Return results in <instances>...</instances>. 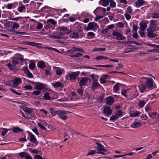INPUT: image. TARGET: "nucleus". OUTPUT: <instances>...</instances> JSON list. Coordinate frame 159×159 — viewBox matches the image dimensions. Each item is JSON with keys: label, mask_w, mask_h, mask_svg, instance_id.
<instances>
[{"label": "nucleus", "mask_w": 159, "mask_h": 159, "mask_svg": "<svg viewBox=\"0 0 159 159\" xmlns=\"http://www.w3.org/2000/svg\"><path fill=\"white\" fill-rule=\"evenodd\" d=\"M96 144L97 145V150L98 151L97 153L100 154L102 155H107L108 153L107 150L104 149V146L100 143L96 142Z\"/></svg>", "instance_id": "nucleus-1"}, {"label": "nucleus", "mask_w": 159, "mask_h": 159, "mask_svg": "<svg viewBox=\"0 0 159 159\" xmlns=\"http://www.w3.org/2000/svg\"><path fill=\"white\" fill-rule=\"evenodd\" d=\"M98 27V26L97 23L94 22H91L88 24V26L86 28V30L87 31L93 30V31H95L97 30V28Z\"/></svg>", "instance_id": "nucleus-2"}, {"label": "nucleus", "mask_w": 159, "mask_h": 159, "mask_svg": "<svg viewBox=\"0 0 159 159\" xmlns=\"http://www.w3.org/2000/svg\"><path fill=\"white\" fill-rule=\"evenodd\" d=\"M18 65L17 62L13 59L11 61V62H9L5 65L10 70L14 71L16 69V65Z\"/></svg>", "instance_id": "nucleus-3"}, {"label": "nucleus", "mask_w": 159, "mask_h": 159, "mask_svg": "<svg viewBox=\"0 0 159 159\" xmlns=\"http://www.w3.org/2000/svg\"><path fill=\"white\" fill-rule=\"evenodd\" d=\"M112 35L114 36L113 38L118 40H124L126 39L125 37L122 34L118 32L114 31L112 33Z\"/></svg>", "instance_id": "nucleus-4"}, {"label": "nucleus", "mask_w": 159, "mask_h": 159, "mask_svg": "<svg viewBox=\"0 0 159 159\" xmlns=\"http://www.w3.org/2000/svg\"><path fill=\"white\" fill-rule=\"evenodd\" d=\"M70 113V112L69 111L59 110L58 111L57 115L60 118L65 120L67 119V116L66 114Z\"/></svg>", "instance_id": "nucleus-5"}, {"label": "nucleus", "mask_w": 159, "mask_h": 159, "mask_svg": "<svg viewBox=\"0 0 159 159\" xmlns=\"http://www.w3.org/2000/svg\"><path fill=\"white\" fill-rule=\"evenodd\" d=\"M156 30H153V28L152 27H149L147 29V36L149 38H152L157 36V35L153 31H155Z\"/></svg>", "instance_id": "nucleus-6"}, {"label": "nucleus", "mask_w": 159, "mask_h": 159, "mask_svg": "<svg viewBox=\"0 0 159 159\" xmlns=\"http://www.w3.org/2000/svg\"><path fill=\"white\" fill-rule=\"evenodd\" d=\"M106 12V9L105 8L100 7H97L93 11L94 14L96 15L98 14L104 15Z\"/></svg>", "instance_id": "nucleus-7"}, {"label": "nucleus", "mask_w": 159, "mask_h": 159, "mask_svg": "<svg viewBox=\"0 0 159 159\" xmlns=\"http://www.w3.org/2000/svg\"><path fill=\"white\" fill-rule=\"evenodd\" d=\"M11 82L13 83V87L14 88H16L21 83L22 79L20 78L16 77L12 80Z\"/></svg>", "instance_id": "nucleus-8"}, {"label": "nucleus", "mask_w": 159, "mask_h": 159, "mask_svg": "<svg viewBox=\"0 0 159 159\" xmlns=\"http://www.w3.org/2000/svg\"><path fill=\"white\" fill-rule=\"evenodd\" d=\"M80 72L76 71L75 72H70L67 75L68 77L70 78L71 80H75L77 77L79 75Z\"/></svg>", "instance_id": "nucleus-9"}, {"label": "nucleus", "mask_w": 159, "mask_h": 159, "mask_svg": "<svg viewBox=\"0 0 159 159\" xmlns=\"http://www.w3.org/2000/svg\"><path fill=\"white\" fill-rule=\"evenodd\" d=\"M37 125L42 129L45 130L47 129L44 126H47L48 123L46 121L43 120H39V122L37 123Z\"/></svg>", "instance_id": "nucleus-10"}, {"label": "nucleus", "mask_w": 159, "mask_h": 159, "mask_svg": "<svg viewBox=\"0 0 159 159\" xmlns=\"http://www.w3.org/2000/svg\"><path fill=\"white\" fill-rule=\"evenodd\" d=\"M143 78L147 80L145 84L148 89H152L153 87V81L152 79H148V78L143 77Z\"/></svg>", "instance_id": "nucleus-11"}, {"label": "nucleus", "mask_w": 159, "mask_h": 159, "mask_svg": "<svg viewBox=\"0 0 159 159\" xmlns=\"http://www.w3.org/2000/svg\"><path fill=\"white\" fill-rule=\"evenodd\" d=\"M16 57H13V59L17 62V64H19L20 62L23 61V56L21 54H18L15 55Z\"/></svg>", "instance_id": "nucleus-12"}, {"label": "nucleus", "mask_w": 159, "mask_h": 159, "mask_svg": "<svg viewBox=\"0 0 159 159\" xmlns=\"http://www.w3.org/2000/svg\"><path fill=\"white\" fill-rule=\"evenodd\" d=\"M19 155L21 158H24L25 159H33L29 153L25 152L20 153Z\"/></svg>", "instance_id": "nucleus-13"}, {"label": "nucleus", "mask_w": 159, "mask_h": 159, "mask_svg": "<svg viewBox=\"0 0 159 159\" xmlns=\"http://www.w3.org/2000/svg\"><path fill=\"white\" fill-rule=\"evenodd\" d=\"M136 7H140L144 5H147L148 3L147 2L143 0H137L135 2Z\"/></svg>", "instance_id": "nucleus-14"}, {"label": "nucleus", "mask_w": 159, "mask_h": 159, "mask_svg": "<svg viewBox=\"0 0 159 159\" xmlns=\"http://www.w3.org/2000/svg\"><path fill=\"white\" fill-rule=\"evenodd\" d=\"M34 89L37 90H41L45 88L44 85L41 83L35 82L34 83Z\"/></svg>", "instance_id": "nucleus-15"}, {"label": "nucleus", "mask_w": 159, "mask_h": 159, "mask_svg": "<svg viewBox=\"0 0 159 159\" xmlns=\"http://www.w3.org/2000/svg\"><path fill=\"white\" fill-rule=\"evenodd\" d=\"M103 112L106 116L111 115L112 111L111 108L108 106L104 107H103Z\"/></svg>", "instance_id": "nucleus-16"}, {"label": "nucleus", "mask_w": 159, "mask_h": 159, "mask_svg": "<svg viewBox=\"0 0 159 159\" xmlns=\"http://www.w3.org/2000/svg\"><path fill=\"white\" fill-rule=\"evenodd\" d=\"M149 21H145L141 22L139 23V25L140 27V30L142 31H144L145 29L147 27V24Z\"/></svg>", "instance_id": "nucleus-17"}, {"label": "nucleus", "mask_w": 159, "mask_h": 159, "mask_svg": "<svg viewBox=\"0 0 159 159\" xmlns=\"http://www.w3.org/2000/svg\"><path fill=\"white\" fill-rule=\"evenodd\" d=\"M133 92H131L130 94V96L131 98V99H133L138 97L139 94V93L136 89H133Z\"/></svg>", "instance_id": "nucleus-18"}, {"label": "nucleus", "mask_w": 159, "mask_h": 159, "mask_svg": "<svg viewBox=\"0 0 159 159\" xmlns=\"http://www.w3.org/2000/svg\"><path fill=\"white\" fill-rule=\"evenodd\" d=\"M42 4V3L39 2H31L30 5L33 6V7L35 9H38L39 7Z\"/></svg>", "instance_id": "nucleus-19"}, {"label": "nucleus", "mask_w": 159, "mask_h": 159, "mask_svg": "<svg viewBox=\"0 0 159 159\" xmlns=\"http://www.w3.org/2000/svg\"><path fill=\"white\" fill-rule=\"evenodd\" d=\"M114 98L111 96L107 97L106 98V102L107 105L111 106L114 102Z\"/></svg>", "instance_id": "nucleus-20"}, {"label": "nucleus", "mask_w": 159, "mask_h": 159, "mask_svg": "<svg viewBox=\"0 0 159 159\" xmlns=\"http://www.w3.org/2000/svg\"><path fill=\"white\" fill-rule=\"evenodd\" d=\"M23 44L34 46H38L39 45L41 44L39 43L26 41H23Z\"/></svg>", "instance_id": "nucleus-21"}, {"label": "nucleus", "mask_w": 159, "mask_h": 159, "mask_svg": "<svg viewBox=\"0 0 159 159\" xmlns=\"http://www.w3.org/2000/svg\"><path fill=\"white\" fill-rule=\"evenodd\" d=\"M71 98H70L71 101H76L79 99V96L75 92L71 93Z\"/></svg>", "instance_id": "nucleus-22"}, {"label": "nucleus", "mask_w": 159, "mask_h": 159, "mask_svg": "<svg viewBox=\"0 0 159 159\" xmlns=\"http://www.w3.org/2000/svg\"><path fill=\"white\" fill-rule=\"evenodd\" d=\"M88 82V79L86 77H83L80 80L79 83V85L80 86H82L85 85Z\"/></svg>", "instance_id": "nucleus-23"}, {"label": "nucleus", "mask_w": 159, "mask_h": 159, "mask_svg": "<svg viewBox=\"0 0 159 159\" xmlns=\"http://www.w3.org/2000/svg\"><path fill=\"white\" fill-rule=\"evenodd\" d=\"M18 6L17 2H16L8 4L7 5V8L9 9L15 8Z\"/></svg>", "instance_id": "nucleus-24"}, {"label": "nucleus", "mask_w": 159, "mask_h": 159, "mask_svg": "<svg viewBox=\"0 0 159 159\" xmlns=\"http://www.w3.org/2000/svg\"><path fill=\"white\" fill-rule=\"evenodd\" d=\"M109 0H100L99 4L103 7H107L109 5Z\"/></svg>", "instance_id": "nucleus-25"}, {"label": "nucleus", "mask_w": 159, "mask_h": 159, "mask_svg": "<svg viewBox=\"0 0 159 159\" xmlns=\"http://www.w3.org/2000/svg\"><path fill=\"white\" fill-rule=\"evenodd\" d=\"M12 130L14 133H22L23 131V129L17 127H12Z\"/></svg>", "instance_id": "nucleus-26"}, {"label": "nucleus", "mask_w": 159, "mask_h": 159, "mask_svg": "<svg viewBox=\"0 0 159 159\" xmlns=\"http://www.w3.org/2000/svg\"><path fill=\"white\" fill-rule=\"evenodd\" d=\"M138 87L140 92L141 93H143L146 90V86L145 84H143L139 85Z\"/></svg>", "instance_id": "nucleus-27"}, {"label": "nucleus", "mask_w": 159, "mask_h": 159, "mask_svg": "<svg viewBox=\"0 0 159 159\" xmlns=\"http://www.w3.org/2000/svg\"><path fill=\"white\" fill-rule=\"evenodd\" d=\"M148 114L149 116L152 118L159 117V114L156 112H149Z\"/></svg>", "instance_id": "nucleus-28"}, {"label": "nucleus", "mask_w": 159, "mask_h": 159, "mask_svg": "<svg viewBox=\"0 0 159 159\" xmlns=\"http://www.w3.org/2000/svg\"><path fill=\"white\" fill-rule=\"evenodd\" d=\"M52 85L55 88H58L59 87H62L63 86L62 84L60 82H57L55 83H52Z\"/></svg>", "instance_id": "nucleus-29"}, {"label": "nucleus", "mask_w": 159, "mask_h": 159, "mask_svg": "<svg viewBox=\"0 0 159 159\" xmlns=\"http://www.w3.org/2000/svg\"><path fill=\"white\" fill-rule=\"evenodd\" d=\"M140 124L138 121H134L131 125V127L135 129L139 127L140 125Z\"/></svg>", "instance_id": "nucleus-30"}, {"label": "nucleus", "mask_w": 159, "mask_h": 159, "mask_svg": "<svg viewBox=\"0 0 159 159\" xmlns=\"http://www.w3.org/2000/svg\"><path fill=\"white\" fill-rule=\"evenodd\" d=\"M38 66L41 69H43L45 68L46 65L44 61H39L37 64Z\"/></svg>", "instance_id": "nucleus-31"}, {"label": "nucleus", "mask_w": 159, "mask_h": 159, "mask_svg": "<svg viewBox=\"0 0 159 159\" xmlns=\"http://www.w3.org/2000/svg\"><path fill=\"white\" fill-rule=\"evenodd\" d=\"M69 36L72 39L78 38L80 37V35L77 33L74 32L71 33Z\"/></svg>", "instance_id": "nucleus-32"}, {"label": "nucleus", "mask_w": 159, "mask_h": 159, "mask_svg": "<svg viewBox=\"0 0 159 159\" xmlns=\"http://www.w3.org/2000/svg\"><path fill=\"white\" fill-rule=\"evenodd\" d=\"M133 11L132 7L130 6H129L126 8L125 13L132 15L133 14Z\"/></svg>", "instance_id": "nucleus-33"}, {"label": "nucleus", "mask_w": 159, "mask_h": 159, "mask_svg": "<svg viewBox=\"0 0 159 159\" xmlns=\"http://www.w3.org/2000/svg\"><path fill=\"white\" fill-rule=\"evenodd\" d=\"M22 109L25 112H27L29 114L33 112V109L31 108L26 107H23Z\"/></svg>", "instance_id": "nucleus-34"}, {"label": "nucleus", "mask_w": 159, "mask_h": 159, "mask_svg": "<svg viewBox=\"0 0 159 159\" xmlns=\"http://www.w3.org/2000/svg\"><path fill=\"white\" fill-rule=\"evenodd\" d=\"M30 141L33 143H34L36 144H37L38 143L36 138L35 137L34 135L32 134L30 135Z\"/></svg>", "instance_id": "nucleus-35"}, {"label": "nucleus", "mask_w": 159, "mask_h": 159, "mask_svg": "<svg viewBox=\"0 0 159 159\" xmlns=\"http://www.w3.org/2000/svg\"><path fill=\"white\" fill-rule=\"evenodd\" d=\"M124 113V112L122 111L121 110H118L116 111L115 115L119 118L123 116Z\"/></svg>", "instance_id": "nucleus-36"}, {"label": "nucleus", "mask_w": 159, "mask_h": 159, "mask_svg": "<svg viewBox=\"0 0 159 159\" xmlns=\"http://www.w3.org/2000/svg\"><path fill=\"white\" fill-rule=\"evenodd\" d=\"M26 7L25 5H22L19 7L17 9L18 11L20 12H25L26 11Z\"/></svg>", "instance_id": "nucleus-37"}, {"label": "nucleus", "mask_w": 159, "mask_h": 159, "mask_svg": "<svg viewBox=\"0 0 159 159\" xmlns=\"http://www.w3.org/2000/svg\"><path fill=\"white\" fill-rule=\"evenodd\" d=\"M49 111H50L51 114L53 116H55L56 114L57 115V113L58 112V111H56L52 107H50L49 108Z\"/></svg>", "instance_id": "nucleus-38"}, {"label": "nucleus", "mask_w": 159, "mask_h": 159, "mask_svg": "<svg viewBox=\"0 0 159 159\" xmlns=\"http://www.w3.org/2000/svg\"><path fill=\"white\" fill-rule=\"evenodd\" d=\"M119 89V84L117 83L113 87V91L115 93H116Z\"/></svg>", "instance_id": "nucleus-39"}, {"label": "nucleus", "mask_w": 159, "mask_h": 159, "mask_svg": "<svg viewBox=\"0 0 159 159\" xmlns=\"http://www.w3.org/2000/svg\"><path fill=\"white\" fill-rule=\"evenodd\" d=\"M108 76L107 75H103L102 77L100 79V81L101 84H104L106 82V79L107 78Z\"/></svg>", "instance_id": "nucleus-40"}, {"label": "nucleus", "mask_w": 159, "mask_h": 159, "mask_svg": "<svg viewBox=\"0 0 159 159\" xmlns=\"http://www.w3.org/2000/svg\"><path fill=\"white\" fill-rule=\"evenodd\" d=\"M149 25L151 26L158 25V24L157 20H150Z\"/></svg>", "instance_id": "nucleus-41"}, {"label": "nucleus", "mask_w": 159, "mask_h": 159, "mask_svg": "<svg viewBox=\"0 0 159 159\" xmlns=\"http://www.w3.org/2000/svg\"><path fill=\"white\" fill-rule=\"evenodd\" d=\"M110 3V6L111 8L116 7V3L114 0H109V3Z\"/></svg>", "instance_id": "nucleus-42"}, {"label": "nucleus", "mask_w": 159, "mask_h": 159, "mask_svg": "<svg viewBox=\"0 0 159 159\" xmlns=\"http://www.w3.org/2000/svg\"><path fill=\"white\" fill-rule=\"evenodd\" d=\"M11 31L12 32L13 34H15L17 35L20 34L22 35H25L27 34L25 32H18L14 30H12Z\"/></svg>", "instance_id": "nucleus-43"}, {"label": "nucleus", "mask_w": 159, "mask_h": 159, "mask_svg": "<svg viewBox=\"0 0 159 159\" xmlns=\"http://www.w3.org/2000/svg\"><path fill=\"white\" fill-rule=\"evenodd\" d=\"M106 50L105 48H94L93 51L94 52H103L105 51Z\"/></svg>", "instance_id": "nucleus-44"}, {"label": "nucleus", "mask_w": 159, "mask_h": 159, "mask_svg": "<svg viewBox=\"0 0 159 159\" xmlns=\"http://www.w3.org/2000/svg\"><path fill=\"white\" fill-rule=\"evenodd\" d=\"M73 48L75 52H80L83 53H84L85 52L84 50L81 48L76 47H73Z\"/></svg>", "instance_id": "nucleus-45"}, {"label": "nucleus", "mask_w": 159, "mask_h": 159, "mask_svg": "<svg viewBox=\"0 0 159 159\" xmlns=\"http://www.w3.org/2000/svg\"><path fill=\"white\" fill-rule=\"evenodd\" d=\"M146 102L145 101L140 100L139 102L138 105L140 108H142L145 104Z\"/></svg>", "instance_id": "nucleus-46"}, {"label": "nucleus", "mask_w": 159, "mask_h": 159, "mask_svg": "<svg viewBox=\"0 0 159 159\" xmlns=\"http://www.w3.org/2000/svg\"><path fill=\"white\" fill-rule=\"evenodd\" d=\"M77 93L80 95L82 96L83 94V88L81 87L77 89Z\"/></svg>", "instance_id": "nucleus-47"}, {"label": "nucleus", "mask_w": 159, "mask_h": 159, "mask_svg": "<svg viewBox=\"0 0 159 159\" xmlns=\"http://www.w3.org/2000/svg\"><path fill=\"white\" fill-rule=\"evenodd\" d=\"M43 99L46 100H50L51 97H50L49 94L47 92L44 94L43 95Z\"/></svg>", "instance_id": "nucleus-48"}, {"label": "nucleus", "mask_w": 159, "mask_h": 159, "mask_svg": "<svg viewBox=\"0 0 159 159\" xmlns=\"http://www.w3.org/2000/svg\"><path fill=\"white\" fill-rule=\"evenodd\" d=\"M151 17L153 19L158 18H159V14L157 13H151Z\"/></svg>", "instance_id": "nucleus-49"}, {"label": "nucleus", "mask_w": 159, "mask_h": 159, "mask_svg": "<svg viewBox=\"0 0 159 159\" xmlns=\"http://www.w3.org/2000/svg\"><path fill=\"white\" fill-rule=\"evenodd\" d=\"M13 24L12 26V29H17L20 27V25L18 23L16 22H13Z\"/></svg>", "instance_id": "nucleus-50"}, {"label": "nucleus", "mask_w": 159, "mask_h": 159, "mask_svg": "<svg viewBox=\"0 0 159 159\" xmlns=\"http://www.w3.org/2000/svg\"><path fill=\"white\" fill-rule=\"evenodd\" d=\"M91 78L94 82H97L98 80V75H95L93 74L91 75Z\"/></svg>", "instance_id": "nucleus-51"}, {"label": "nucleus", "mask_w": 159, "mask_h": 159, "mask_svg": "<svg viewBox=\"0 0 159 159\" xmlns=\"http://www.w3.org/2000/svg\"><path fill=\"white\" fill-rule=\"evenodd\" d=\"M140 113H141L139 111H136L135 112L131 113L130 115V116L131 117H134L138 116Z\"/></svg>", "instance_id": "nucleus-52"}, {"label": "nucleus", "mask_w": 159, "mask_h": 159, "mask_svg": "<svg viewBox=\"0 0 159 159\" xmlns=\"http://www.w3.org/2000/svg\"><path fill=\"white\" fill-rule=\"evenodd\" d=\"M99 85H100V84L98 82H94L92 84V89H94L96 87H98V86Z\"/></svg>", "instance_id": "nucleus-53"}, {"label": "nucleus", "mask_w": 159, "mask_h": 159, "mask_svg": "<svg viewBox=\"0 0 159 159\" xmlns=\"http://www.w3.org/2000/svg\"><path fill=\"white\" fill-rule=\"evenodd\" d=\"M47 22L50 23L54 25H55L57 23V22L55 20H54L52 19L48 20H47Z\"/></svg>", "instance_id": "nucleus-54"}, {"label": "nucleus", "mask_w": 159, "mask_h": 159, "mask_svg": "<svg viewBox=\"0 0 159 159\" xmlns=\"http://www.w3.org/2000/svg\"><path fill=\"white\" fill-rule=\"evenodd\" d=\"M131 14L125 13L124 16H125L126 20H129L131 18Z\"/></svg>", "instance_id": "nucleus-55"}, {"label": "nucleus", "mask_w": 159, "mask_h": 159, "mask_svg": "<svg viewBox=\"0 0 159 159\" xmlns=\"http://www.w3.org/2000/svg\"><path fill=\"white\" fill-rule=\"evenodd\" d=\"M113 66V65H95V66L97 67H111Z\"/></svg>", "instance_id": "nucleus-56"}, {"label": "nucleus", "mask_w": 159, "mask_h": 159, "mask_svg": "<svg viewBox=\"0 0 159 159\" xmlns=\"http://www.w3.org/2000/svg\"><path fill=\"white\" fill-rule=\"evenodd\" d=\"M35 63L32 62L29 65V67L30 69L33 70L35 69Z\"/></svg>", "instance_id": "nucleus-57"}, {"label": "nucleus", "mask_w": 159, "mask_h": 159, "mask_svg": "<svg viewBox=\"0 0 159 159\" xmlns=\"http://www.w3.org/2000/svg\"><path fill=\"white\" fill-rule=\"evenodd\" d=\"M158 45H157V46L154 47V48L152 49V52H159V49Z\"/></svg>", "instance_id": "nucleus-58"}, {"label": "nucleus", "mask_w": 159, "mask_h": 159, "mask_svg": "<svg viewBox=\"0 0 159 159\" xmlns=\"http://www.w3.org/2000/svg\"><path fill=\"white\" fill-rule=\"evenodd\" d=\"M82 55H83L80 52H78L75 54L70 55V57H79L82 56Z\"/></svg>", "instance_id": "nucleus-59"}, {"label": "nucleus", "mask_w": 159, "mask_h": 159, "mask_svg": "<svg viewBox=\"0 0 159 159\" xmlns=\"http://www.w3.org/2000/svg\"><path fill=\"white\" fill-rule=\"evenodd\" d=\"M97 153L96 151L95 150H91L89 152L86 154V156L89 155H92Z\"/></svg>", "instance_id": "nucleus-60"}, {"label": "nucleus", "mask_w": 159, "mask_h": 159, "mask_svg": "<svg viewBox=\"0 0 159 159\" xmlns=\"http://www.w3.org/2000/svg\"><path fill=\"white\" fill-rule=\"evenodd\" d=\"M43 27V24L41 23L38 22L37 23V25L36 27V28L37 29H41Z\"/></svg>", "instance_id": "nucleus-61"}, {"label": "nucleus", "mask_w": 159, "mask_h": 159, "mask_svg": "<svg viewBox=\"0 0 159 159\" xmlns=\"http://www.w3.org/2000/svg\"><path fill=\"white\" fill-rule=\"evenodd\" d=\"M41 93V91L38 90L34 91L32 93L33 94L36 95L38 96L40 95Z\"/></svg>", "instance_id": "nucleus-62"}, {"label": "nucleus", "mask_w": 159, "mask_h": 159, "mask_svg": "<svg viewBox=\"0 0 159 159\" xmlns=\"http://www.w3.org/2000/svg\"><path fill=\"white\" fill-rule=\"evenodd\" d=\"M118 119V118L115 114V115H113L110 117V120L114 121Z\"/></svg>", "instance_id": "nucleus-63"}, {"label": "nucleus", "mask_w": 159, "mask_h": 159, "mask_svg": "<svg viewBox=\"0 0 159 159\" xmlns=\"http://www.w3.org/2000/svg\"><path fill=\"white\" fill-rule=\"evenodd\" d=\"M56 74L57 75L61 76L62 74V71L60 69H57L56 70Z\"/></svg>", "instance_id": "nucleus-64"}]
</instances>
